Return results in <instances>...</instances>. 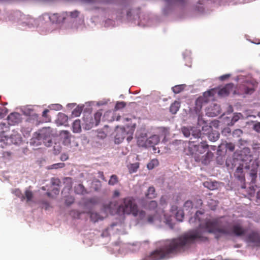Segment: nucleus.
<instances>
[{"label":"nucleus","mask_w":260,"mask_h":260,"mask_svg":"<svg viewBox=\"0 0 260 260\" xmlns=\"http://www.w3.org/2000/svg\"><path fill=\"white\" fill-rule=\"evenodd\" d=\"M75 191L77 194H83L86 191L82 184H79L75 187Z\"/></svg>","instance_id":"obj_24"},{"label":"nucleus","mask_w":260,"mask_h":260,"mask_svg":"<svg viewBox=\"0 0 260 260\" xmlns=\"http://www.w3.org/2000/svg\"><path fill=\"white\" fill-rule=\"evenodd\" d=\"M212 202H213L214 204V206H216L217 205V203H216V201H213V200H211Z\"/></svg>","instance_id":"obj_56"},{"label":"nucleus","mask_w":260,"mask_h":260,"mask_svg":"<svg viewBox=\"0 0 260 260\" xmlns=\"http://www.w3.org/2000/svg\"><path fill=\"white\" fill-rule=\"evenodd\" d=\"M51 133L52 131L50 127H43L34 134L31 142L36 143V140L42 141L45 144L47 142L49 143L48 146H49L50 144L52 143Z\"/></svg>","instance_id":"obj_5"},{"label":"nucleus","mask_w":260,"mask_h":260,"mask_svg":"<svg viewBox=\"0 0 260 260\" xmlns=\"http://www.w3.org/2000/svg\"><path fill=\"white\" fill-rule=\"evenodd\" d=\"M102 113L101 111L96 112L94 115V119L95 121V125H98L100 122Z\"/></svg>","instance_id":"obj_30"},{"label":"nucleus","mask_w":260,"mask_h":260,"mask_svg":"<svg viewBox=\"0 0 260 260\" xmlns=\"http://www.w3.org/2000/svg\"><path fill=\"white\" fill-rule=\"evenodd\" d=\"M185 86L186 85L185 84L175 85L172 88V90L174 93L178 94L182 91Z\"/></svg>","instance_id":"obj_23"},{"label":"nucleus","mask_w":260,"mask_h":260,"mask_svg":"<svg viewBox=\"0 0 260 260\" xmlns=\"http://www.w3.org/2000/svg\"><path fill=\"white\" fill-rule=\"evenodd\" d=\"M49 110L45 109L42 114V116L45 118L44 121L46 122H50L51 121V118L49 117L47 114L49 112Z\"/></svg>","instance_id":"obj_33"},{"label":"nucleus","mask_w":260,"mask_h":260,"mask_svg":"<svg viewBox=\"0 0 260 260\" xmlns=\"http://www.w3.org/2000/svg\"><path fill=\"white\" fill-rule=\"evenodd\" d=\"M158 161L156 159H153L147 165V167L149 169H152L155 165H157Z\"/></svg>","instance_id":"obj_37"},{"label":"nucleus","mask_w":260,"mask_h":260,"mask_svg":"<svg viewBox=\"0 0 260 260\" xmlns=\"http://www.w3.org/2000/svg\"><path fill=\"white\" fill-rule=\"evenodd\" d=\"M51 191H47L46 194L48 197L53 198L54 196L59 194L60 189L59 186H51Z\"/></svg>","instance_id":"obj_18"},{"label":"nucleus","mask_w":260,"mask_h":260,"mask_svg":"<svg viewBox=\"0 0 260 260\" xmlns=\"http://www.w3.org/2000/svg\"><path fill=\"white\" fill-rule=\"evenodd\" d=\"M42 190H46V188H45V186H43V187H42Z\"/></svg>","instance_id":"obj_59"},{"label":"nucleus","mask_w":260,"mask_h":260,"mask_svg":"<svg viewBox=\"0 0 260 260\" xmlns=\"http://www.w3.org/2000/svg\"><path fill=\"white\" fill-rule=\"evenodd\" d=\"M83 108L82 107L77 106L72 111V115L75 117L79 116L82 111Z\"/></svg>","instance_id":"obj_28"},{"label":"nucleus","mask_w":260,"mask_h":260,"mask_svg":"<svg viewBox=\"0 0 260 260\" xmlns=\"http://www.w3.org/2000/svg\"><path fill=\"white\" fill-rule=\"evenodd\" d=\"M257 197H258V198H260V191H258V192H257Z\"/></svg>","instance_id":"obj_58"},{"label":"nucleus","mask_w":260,"mask_h":260,"mask_svg":"<svg viewBox=\"0 0 260 260\" xmlns=\"http://www.w3.org/2000/svg\"><path fill=\"white\" fill-rule=\"evenodd\" d=\"M66 14L67 16L69 15L71 18H75L79 16V12L75 10L74 11L70 12L69 13L66 12Z\"/></svg>","instance_id":"obj_35"},{"label":"nucleus","mask_w":260,"mask_h":260,"mask_svg":"<svg viewBox=\"0 0 260 260\" xmlns=\"http://www.w3.org/2000/svg\"><path fill=\"white\" fill-rule=\"evenodd\" d=\"M58 119H62L64 122H66L68 120V116L63 113H59L58 114Z\"/></svg>","instance_id":"obj_41"},{"label":"nucleus","mask_w":260,"mask_h":260,"mask_svg":"<svg viewBox=\"0 0 260 260\" xmlns=\"http://www.w3.org/2000/svg\"><path fill=\"white\" fill-rule=\"evenodd\" d=\"M125 132L123 128H120L116 131V134L115 136V141L116 143H119L125 137Z\"/></svg>","instance_id":"obj_14"},{"label":"nucleus","mask_w":260,"mask_h":260,"mask_svg":"<svg viewBox=\"0 0 260 260\" xmlns=\"http://www.w3.org/2000/svg\"><path fill=\"white\" fill-rule=\"evenodd\" d=\"M230 77V75H228V74H226V75H224L223 76H221L220 77V79L221 80H225V79L229 78Z\"/></svg>","instance_id":"obj_48"},{"label":"nucleus","mask_w":260,"mask_h":260,"mask_svg":"<svg viewBox=\"0 0 260 260\" xmlns=\"http://www.w3.org/2000/svg\"><path fill=\"white\" fill-rule=\"evenodd\" d=\"M105 209L111 214H133L134 216L139 213L138 206L132 197H127L121 200L120 204L117 201H112L105 205Z\"/></svg>","instance_id":"obj_2"},{"label":"nucleus","mask_w":260,"mask_h":260,"mask_svg":"<svg viewBox=\"0 0 260 260\" xmlns=\"http://www.w3.org/2000/svg\"><path fill=\"white\" fill-rule=\"evenodd\" d=\"M234 88V84L230 83L226 84L222 88H213L205 92V95L214 96L216 93L221 97L228 96Z\"/></svg>","instance_id":"obj_6"},{"label":"nucleus","mask_w":260,"mask_h":260,"mask_svg":"<svg viewBox=\"0 0 260 260\" xmlns=\"http://www.w3.org/2000/svg\"><path fill=\"white\" fill-rule=\"evenodd\" d=\"M89 202H90V203H93V199H90V201H89Z\"/></svg>","instance_id":"obj_60"},{"label":"nucleus","mask_w":260,"mask_h":260,"mask_svg":"<svg viewBox=\"0 0 260 260\" xmlns=\"http://www.w3.org/2000/svg\"><path fill=\"white\" fill-rule=\"evenodd\" d=\"M119 181L118 178L116 175H112L111 176L109 180L108 184L110 185H114L117 184Z\"/></svg>","instance_id":"obj_25"},{"label":"nucleus","mask_w":260,"mask_h":260,"mask_svg":"<svg viewBox=\"0 0 260 260\" xmlns=\"http://www.w3.org/2000/svg\"><path fill=\"white\" fill-rule=\"evenodd\" d=\"M85 1L88 3H91V2H95L96 0H85Z\"/></svg>","instance_id":"obj_54"},{"label":"nucleus","mask_w":260,"mask_h":260,"mask_svg":"<svg viewBox=\"0 0 260 260\" xmlns=\"http://www.w3.org/2000/svg\"><path fill=\"white\" fill-rule=\"evenodd\" d=\"M181 130L183 134L186 137H189L191 133V129H189L188 127H182Z\"/></svg>","instance_id":"obj_31"},{"label":"nucleus","mask_w":260,"mask_h":260,"mask_svg":"<svg viewBox=\"0 0 260 260\" xmlns=\"http://www.w3.org/2000/svg\"><path fill=\"white\" fill-rule=\"evenodd\" d=\"M13 193L21 199V201H24L23 194L21 193V190L19 189H15Z\"/></svg>","instance_id":"obj_34"},{"label":"nucleus","mask_w":260,"mask_h":260,"mask_svg":"<svg viewBox=\"0 0 260 260\" xmlns=\"http://www.w3.org/2000/svg\"><path fill=\"white\" fill-rule=\"evenodd\" d=\"M90 219L94 222H97L99 220H102L103 218L97 213L92 212L90 214Z\"/></svg>","instance_id":"obj_26"},{"label":"nucleus","mask_w":260,"mask_h":260,"mask_svg":"<svg viewBox=\"0 0 260 260\" xmlns=\"http://www.w3.org/2000/svg\"><path fill=\"white\" fill-rule=\"evenodd\" d=\"M214 108L215 109V111L211 113L210 115L211 116H216L220 114L219 106L216 104H215L214 105Z\"/></svg>","instance_id":"obj_36"},{"label":"nucleus","mask_w":260,"mask_h":260,"mask_svg":"<svg viewBox=\"0 0 260 260\" xmlns=\"http://www.w3.org/2000/svg\"><path fill=\"white\" fill-rule=\"evenodd\" d=\"M8 123L14 125L18 123L21 120V115L17 112L11 113L7 117Z\"/></svg>","instance_id":"obj_10"},{"label":"nucleus","mask_w":260,"mask_h":260,"mask_svg":"<svg viewBox=\"0 0 260 260\" xmlns=\"http://www.w3.org/2000/svg\"><path fill=\"white\" fill-rule=\"evenodd\" d=\"M176 218L179 221H182L184 218V212L182 210H178L176 213Z\"/></svg>","instance_id":"obj_29"},{"label":"nucleus","mask_w":260,"mask_h":260,"mask_svg":"<svg viewBox=\"0 0 260 260\" xmlns=\"http://www.w3.org/2000/svg\"><path fill=\"white\" fill-rule=\"evenodd\" d=\"M139 167V166L137 164H133L132 165V168H133V171L134 172H136L138 168Z\"/></svg>","instance_id":"obj_46"},{"label":"nucleus","mask_w":260,"mask_h":260,"mask_svg":"<svg viewBox=\"0 0 260 260\" xmlns=\"http://www.w3.org/2000/svg\"><path fill=\"white\" fill-rule=\"evenodd\" d=\"M257 86V83L254 80L244 81L238 87V94H251Z\"/></svg>","instance_id":"obj_7"},{"label":"nucleus","mask_w":260,"mask_h":260,"mask_svg":"<svg viewBox=\"0 0 260 260\" xmlns=\"http://www.w3.org/2000/svg\"><path fill=\"white\" fill-rule=\"evenodd\" d=\"M137 144L140 147L147 148V137L146 133H142L138 137Z\"/></svg>","instance_id":"obj_13"},{"label":"nucleus","mask_w":260,"mask_h":260,"mask_svg":"<svg viewBox=\"0 0 260 260\" xmlns=\"http://www.w3.org/2000/svg\"><path fill=\"white\" fill-rule=\"evenodd\" d=\"M247 160L248 161L244 162L237 167L234 173V176L241 182H244L245 180V176L243 173V168H244L246 170H250L249 175L251 178V182L255 183L257 178V170L259 166L258 162L257 159H252L250 155L247 157Z\"/></svg>","instance_id":"obj_3"},{"label":"nucleus","mask_w":260,"mask_h":260,"mask_svg":"<svg viewBox=\"0 0 260 260\" xmlns=\"http://www.w3.org/2000/svg\"><path fill=\"white\" fill-rule=\"evenodd\" d=\"M180 108V103L175 101L171 104L170 107V111L171 113L175 114L179 110Z\"/></svg>","instance_id":"obj_20"},{"label":"nucleus","mask_w":260,"mask_h":260,"mask_svg":"<svg viewBox=\"0 0 260 260\" xmlns=\"http://www.w3.org/2000/svg\"><path fill=\"white\" fill-rule=\"evenodd\" d=\"M124 120H126V121H129V120H131V119L128 118H124Z\"/></svg>","instance_id":"obj_57"},{"label":"nucleus","mask_w":260,"mask_h":260,"mask_svg":"<svg viewBox=\"0 0 260 260\" xmlns=\"http://www.w3.org/2000/svg\"><path fill=\"white\" fill-rule=\"evenodd\" d=\"M202 121V120L200 118V117H199L198 119V124H200V123Z\"/></svg>","instance_id":"obj_55"},{"label":"nucleus","mask_w":260,"mask_h":260,"mask_svg":"<svg viewBox=\"0 0 260 260\" xmlns=\"http://www.w3.org/2000/svg\"><path fill=\"white\" fill-rule=\"evenodd\" d=\"M253 129L258 133H260V122H257L253 125Z\"/></svg>","instance_id":"obj_43"},{"label":"nucleus","mask_w":260,"mask_h":260,"mask_svg":"<svg viewBox=\"0 0 260 260\" xmlns=\"http://www.w3.org/2000/svg\"><path fill=\"white\" fill-rule=\"evenodd\" d=\"M23 197L24 201L26 200L27 203L30 202L34 197V194L32 191L29 189H26L24 192V194H23Z\"/></svg>","instance_id":"obj_21"},{"label":"nucleus","mask_w":260,"mask_h":260,"mask_svg":"<svg viewBox=\"0 0 260 260\" xmlns=\"http://www.w3.org/2000/svg\"><path fill=\"white\" fill-rule=\"evenodd\" d=\"M64 16H61L58 14H53L49 16V19L52 23H60L63 20Z\"/></svg>","instance_id":"obj_16"},{"label":"nucleus","mask_w":260,"mask_h":260,"mask_svg":"<svg viewBox=\"0 0 260 260\" xmlns=\"http://www.w3.org/2000/svg\"><path fill=\"white\" fill-rule=\"evenodd\" d=\"M194 141H190L189 150L194 160L197 162H202L203 164H206L208 158L213 155L211 152L208 151L205 153L208 149V145L206 142H201L198 145L193 144Z\"/></svg>","instance_id":"obj_4"},{"label":"nucleus","mask_w":260,"mask_h":260,"mask_svg":"<svg viewBox=\"0 0 260 260\" xmlns=\"http://www.w3.org/2000/svg\"><path fill=\"white\" fill-rule=\"evenodd\" d=\"M242 133L243 132L241 129H237L233 132V135L234 136H237V137H240L242 134Z\"/></svg>","instance_id":"obj_42"},{"label":"nucleus","mask_w":260,"mask_h":260,"mask_svg":"<svg viewBox=\"0 0 260 260\" xmlns=\"http://www.w3.org/2000/svg\"><path fill=\"white\" fill-rule=\"evenodd\" d=\"M225 148L226 150H229L230 151H233L235 149V145L231 143H226Z\"/></svg>","instance_id":"obj_40"},{"label":"nucleus","mask_w":260,"mask_h":260,"mask_svg":"<svg viewBox=\"0 0 260 260\" xmlns=\"http://www.w3.org/2000/svg\"><path fill=\"white\" fill-rule=\"evenodd\" d=\"M126 104L124 102H117L115 105V109L117 110L124 108Z\"/></svg>","instance_id":"obj_39"},{"label":"nucleus","mask_w":260,"mask_h":260,"mask_svg":"<svg viewBox=\"0 0 260 260\" xmlns=\"http://www.w3.org/2000/svg\"><path fill=\"white\" fill-rule=\"evenodd\" d=\"M60 181L59 179L56 178H52L51 179V183L52 186H59Z\"/></svg>","instance_id":"obj_38"},{"label":"nucleus","mask_w":260,"mask_h":260,"mask_svg":"<svg viewBox=\"0 0 260 260\" xmlns=\"http://www.w3.org/2000/svg\"><path fill=\"white\" fill-rule=\"evenodd\" d=\"M203 213L198 211L194 218H190L189 222L192 223L198 221L199 229L185 233L177 238L167 239L160 242V246L146 256L142 260H160L169 257L171 254H177L186 250L196 242L208 241L207 233H213L217 239L223 235H234L243 236L246 230L239 223L231 225L229 222L223 217L215 219H206L201 221L200 215Z\"/></svg>","instance_id":"obj_1"},{"label":"nucleus","mask_w":260,"mask_h":260,"mask_svg":"<svg viewBox=\"0 0 260 260\" xmlns=\"http://www.w3.org/2000/svg\"><path fill=\"white\" fill-rule=\"evenodd\" d=\"M209 184V182H205V183H204V185H205V186L208 187L210 189H212V190L214 189V187H213V184H212V186H207V185H206V184Z\"/></svg>","instance_id":"obj_51"},{"label":"nucleus","mask_w":260,"mask_h":260,"mask_svg":"<svg viewBox=\"0 0 260 260\" xmlns=\"http://www.w3.org/2000/svg\"><path fill=\"white\" fill-rule=\"evenodd\" d=\"M160 141L159 137L157 135H154L147 138V148L152 147L158 144Z\"/></svg>","instance_id":"obj_11"},{"label":"nucleus","mask_w":260,"mask_h":260,"mask_svg":"<svg viewBox=\"0 0 260 260\" xmlns=\"http://www.w3.org/2000/svg\"><path fill=\"white\" fill-rule=\"evenodd\" d=\"M74 202V199L72 197H70L69 198V201L68 200H66V203L68 205H70L72 204Z\"/></svg>","instance_id":"obj_45"},{"label":"nucleus","mask_w":260,"mask_h":260,"mask_svg":"<svg viewBox=\"0 0 260 260\" xmlns=\"http://www.w3.org/2000/svg\"><path fill=\"white\" fill-rule=\"evenodd\" d=\"M62 139V143L64 145H69L71 144V135L68 131H62L60 134Z\"/></svg>","instance_id":"obj_12"},{"label":"nucleus","mask_w":260,"mask_h":260,"mask_svg":"<svg viewBox=\"0 0 260 260\" xmlns=\"http://www.w3.org/2000/svg\"><path fill=\"white\" fill-rule=\"evenodd\" d=\"M65 166V164L64 163H57L53 164L49 167V169H57L58 168H62Z\"/></svg>","instance_id":"obj_32"},{"label":"nucleus","mask_w":260,"mask_h":260,"mask_svg":"<svg viewBox=\"0 0 260 260\" xmlns=\"http://www.w3.org/2000/svg\"><path fill=\"white\" fill-rule=\"evenodd\" d=\"M148 221L149 223H152L153 221V217L152 216H149L148 217Z\"/></svg>","instance_id":"obj_50"},{"label":"nucleus","mask_w":260,"mask_h":260,"mask_svg":"<svg viewBox=\"0 0 260 260\" xmlns=\"http://www.w3.org/2000/svg\"><path fill=\"white\" fill-rule=\"evenodd\" d=\"M156 196L155 190L154 187H149L147 190V192L146 193V198L148 199L154 198Z\"/></svg>","instance_id":"obj_22"},{"label":"nucleus","mask_w":260,"mask_h":260,"mask_svg":"<svg viewBox=\"0 0 260 260\" xmlns=\"http://www.w3.org/2000/svg\"><path fill=\"white\" fill-rule=\"evenodd\" d=\"M68 159V156L66 154H63L61 156V159L62 160H65Z\"/></svg>","instance_id":"obj_52"},{"label":"nucleus","mask_w":260,"mask_h":260,"mask_svg":"<svg viewBox=\"0 0 260 260\" xmlns=\"http://www.w3.org/2000/svg\"><path fill=\"white\" fill-rule=\"evenodd\" d=\"M72 130L75 133H78L81 132L80 120L78 119L74 121L72 125Z\"/></svg>","instance_id":"obj_17"},{"label":"nucleus","mask_w":260,"mask_h":260,"mask_svg":"<svg viewBox=\"0 0 260 260\" xmlns=\"http://www.w3.org/2000/svg\"><path fill=\"white\" fill-rule=\"evenodd\" d=\"M247 242L253 243L256 246L260 247V235L257 232L252 231L246 237Z\"/></svg>","instance_id":"obj_9"},{"label":"nucleus","mask_w":260,"mask_h":260,"mask_svg":"<svg viewBox=\"0 0 260 260\" xmlns=\"http://www.w3.org/2000/svg\"><path fill=\"white\" fill-rule=\"evenodd\" d=\"M257 116H258V117L260 118V112L258 113Z\"/></svg>","instance_id":"obj_61"},{"label":"nucleus","mask_w":260,"mask_h":260,"mask_svg":"<svg viewBox=\"0 0 260 260\" xmlns=\"http://www.w3.org/2000/svg\"><path fill=\"white\" fill-rule=\"evenodd\" d=\"M203 132H207L205 134L207 135L209 140L212 142L217 141L219 138V133L216 131H213L212 127L208 125L202 126Z\"/></svg>","instance_id":"obj_8"},{"label":"nucleus","mask_w":260,"mask_h":260,"mask_svg":"<svg viewBox=\"0 0 260 260\" xmlns=\"http://www.w3.org/2000/svg\"><path fill=\"white\" fill-rule=\"evenodd\" d=\"M144 213V212H143V211H141V212H140V214H142V213Z\"/></svg>","instance_id":"obj_62"},{"label":"nucleus","mask_w":260,"mask_h":260,"mask_svg":"<svg viewBox=\"0 0 260 260\" xmlns=\"http://www.w3.org/2000/svg\"><path fill=\"white\" fill-rule=\"evenodd\" d=\"M211 97V96H206L205 95V92L203 94V96L199 97L196 101V104L198 108H201L202 107V105L204 103H207L209 99V98Z\"/></svg>","instance_id":"obj_15"},{"label":"nucleus","mask_w":260,"mask_h":260,"mask_svg":"<svg viewBox=\"0 0 260 260\" xmlns=\"http://www.w3.org/2000/svg\"><path fill=\"white\" fill-rule=\"evenodd\" d=\"M120 196V192L118 190H115L113 192V197H118Z\"/></svg>","instance_id":"obj_47"},{"label":"nucleus","mask_w":260,"mask_h":260,"mask_svg":"<svg viewBox=\"0 0 260 260\" xmlns=\"http://www.w3.org/2000/svg\"><path fill=\"white\" fill-rule=\"evenodd\" d=\"M98 137H100L101 138H105L106 136V135L104 132L99 133Z\"/></svg>","instance_id":"obj_49"},{"label":"nucleus","mask_w":260,"mask_h":260,"mask_svg":"<svg viewBox=\"0 0 260 260\" xmlns=\"http://www.w3.org/2000/svg\"><path fill=\"white\" fill-rule=\"evenodd\" d=\"M191 131V135L194 138H203L204 137L203 135L205 134L204 132L202 133L201 131L197 128H192Z\"/></svg>","instance_id":"obj_19"},{"label":"nucleus","mask_w":260,"mask_h":260,"mask_svg":"<svg viewBox=\"0 0 260 260\" xmlns=\"http://www.w3.org/2000/svg\"><path fill=\"white\" fill-rule=\"evenodd\" d=\"M157 207V203L155 201H150L146 206V208L149 210L155 209Z\"/></svg>","instance_id":"obj_27"},{"label":"nucleus","mask_w":260,"mask_h":260,"mask_svg":"<svg viewBox=\"0 0 260 260\" xmlns=\"http://www.w3.org/2000/svg\"><path fill=\"white\" fill-rule=\"evenodd\" d=\"M192 203L190 201H187L185 202L184 207L185 208L187 207L188 208H192Z\"/></svg>","instance_id":"obj_44"},{"label":"nucleus","mask_w":260,"mask_h":260,"mask_svg":"<svg viewBox=\"0 0 260 260\" xmlns=\"http://www.w3.org/2000/svg\"><path fill=\"white\" fill-rule=\"evenodd\" d=\"M4 116V114L3 112V110L1 108H0V119L3 118Z\"/></svg>","instance_id":"obj_53"},{"label":"nucleus","mask_w":260,"mask_h":260,"mask_svg":"<svg viewBox=\"0 0 260 260\" xmlns=\"http://www.w3.org/2000/svg\"><path fill=\"white\" fill-rule=\"evenodd\" d=\"M210 260H215L214 259H210Z\"/></svg>","instance_id":"obj_63"}]
</instances>
